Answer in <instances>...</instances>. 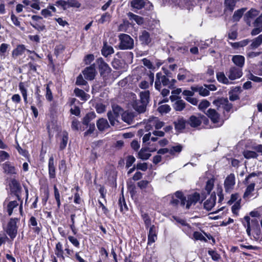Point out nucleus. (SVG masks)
Returning a JSON list of instances; mask_svg holds the SVG:
<instances>
[{
    "label": "nucleus",
    "mask_w": 262,
    "mask_h": 262,
    "mask_svg": "<svg viewBox=\"0 0 262 262\" xmlns=\"http://www.w3.org/2000/svg\"><path fill=\"white\" fill-rule=\"evenodd\" d=\"M29 223L30 224V225L34 227V228H33V230L35 233L38 234L40 232L41 229V225H40L39 226H37V222L35 217L31 216L29 221Z\"/></svg>",
    "instance_id": "obj_28"
},
{
    "label": "nucleus",
    "mask_w": 262,
    "mask_h": 262,
    "mask_svg": "<svg viewBox=\"0 0 262 262\" xmlns=\"http://www.w3.org/2000/svg\"><path fill=\"white\" fill-rule=\"evenodd\" d=\"M216 195L214 192L212 193L210 196L204 203V207L208 211L210 210L215 204Z\"/></svg>",
    "instance_id": "obj_17"
},
{
    "label": "nucleus",
    "mask_w": 262,
    "mask_h": 262,
    "mask_svg": "<svg viewBox=\"0 0 262 262\" xmlns=\"http://www.w3.org/2000/svg\"><path fill=\"white\" fill-rule=\"evenodd\" d=\"M96 125L98 129L101 132L104 130L110 127L107 120L104 118H100L98 120Z\"/></svg>",
    "instance_id": "obj_22"
},
{
    "label": "nucleus",
    "mask_w": 262,
    "mask_h": 262,
    "mask_svg": "<svg viewBox=\"0 0 262 262\" xmlns=\"http://www.w3.org/2000/svg\"><path fill=\"white\" fill-rule=\"evenodd\" d=\"M97 63L101 75L105 76L110 73L111 68L102 58L98 59Z\"/></svg>",
    "instance_id": "obj_10"
},
{
    "label": "nucleus",
    "mask_w": 262,
    "mask_h": 262,
    "mask_svg": "<svg viewBox=\"0 0 262 262\" xmlns=\"http://www.w3.org/2000/svg\"><path fill=\"white\" fill-rule=\"evenodd\" d=\"M139 39L142 45H148L151 41L149 32L145 30L141 32V34L139 36Z\"/></svg>",
    "instance_id": "obj_18"
},
{
    "label": "nucleus",
    "mask_w": 262,
    "mask_h": 262,
    "mask_svg": "<svg viewBox=\"0 0 262 262\" xmlns=\"http://www.w3.org/2000/svg\"><path fill=\"white\" fill-rule=\"evenodd\" d=\"M74 93L77 97L81 98L82 100H86L85 97L86 96V94L83 90L76 88L74 90Z\"/></svg>",
    "instance_id": "obj_53"
},
{
    "label": "nucleus",
    "mask_w": 262,
    "mask_h": 262,
    "mask_svg": "<svg viewBox=\"0 0 262 262\" xmlns=\"http://www.w3.org/2000/svg\"><path fill=\"white\" fill-rule=\"evenodd\" d=\"M142 218L144 222L146 228H150L151 225V219L149 215L145 213L142 214Z\"/></svg>",
    "instance_id": "obj_50"
},
{
    "label": "nucleus",
    "mask_w": 262,
    "mask_h": 262,
    "mask_svg": "<svg viewBox=\"0 0 262 262\" xmlns=\"http://www.w3.org/2000/svg\"><path fill=\"white\" fill-rule=\"evenodd\" d=\"M200 196L198 193H194L187 196L186 201V208L189 209L192 205H194L200 200Z\"/></svg>",
    "instance_id": "obj_9"
},
{
    "label": "nucleus",
    "mask_w": 262,
    "mask_h": 262,
    "mask_svg": "<svg viewBox=\"0 0 262 262\" xmlns=\"http://www.w3.org/2000/svg\"><path fill=\"white\" fill-rule=\"evenodd\" d=\"M3 168L5 171L8 173L14 174L16 173L14 167L9 163L4 164Z\"/></svg>",
    "instance_id": "obj_43"
},
{
    "label": "nucleus",
    "mask_w": 262,
    "mask_h": 262,
    "mask_svg": "<svg viewBox=\"0 0 262 262\" xmlns=\"http://www.w3.org/2000/svg\"><path fill=\"white\" fill-rule=\"evenodd\" d=\"M213 104H214L218 109L222 108L227 112H230L232 108V104L229 103V101L227 98H222L217 100H215L213 101Z\"/></svg>",
    "instance_id": "obj_5"
},
{
    "label": "nucleus",
    "mask_w": 262,
    "mask_h": 262,
    "mask_svg": "<svg viewBox=\"0 0 262 262\" xmlns=\"http://www.w3.org/2000/svg\"><path fill=\"white\" fill-rule=\"evenodd\" d=\"M206 114L212 122L216 124L215 125V127H220L223 125V121H221L220 115L214 109L209 108Z\"/></svg>",
    "instance_id": "obj_7"
},
{
    "label": "nucleus",
    "mask_w": 262,
    "mask_h": 262,
    "mask_svg": "<svg viewBox=\"0 0 262 262\" xmlns=\"http://www.w3.org/2000/svg\"><path fill=\"white\" fill-rule=\"evenodd\" d=\"M121 116L122 119L124 122L127 123L128 124L132 123L134 119V116L132 113L127 112H124L122 114Z\"/></svg>",
    "instance_id": "obj_29"
},
{
    "label": "nucleus",
    "mask_w": 262,
    "mask_h": 262,
    "mask_svg": "<svg viewBox=\"0 0 262 262\" xmlns=\"http://www.w3.org/2000/svg\"><path fill=\"white\" fill-rule=\"evenodd\" d=\"M11 189L13 192L17 193L20 190V186L18 182L15 179L11 181L10 184Z\"/></svg>",
    "instance_id": "obj_40"
},
{
    "label": "nucleus",
    "mask_w": 262,
    "mask_h": 262,
    "mask_svg": "<svg viewBox=\"0 0 262 262\" xmlns=\"http://www.w3.org/2000/svg\"><path fill=\"white\" fill-rule=\"evenodd\" d=\"M157 229L155 225H152L149 229L148 234V244L154 243L157 238Z\"/></svg>",
    "instance_id": "obj_16"
},
{
    "label": "nucleus",
    "mask_w": 262,
    "mask_h": 262,
    "mask_svg": "<svg viewBox=\"0 0 262 262\" xmlns=\"http://www.w3.org/2000/svg\"><path fill=\"white\" fill-rule=\"evenodd\" d=\"M236 4L235 0H225V9L224 11H229L232 12L234 9Z\"/></svg>",
    "instance_id": "obj_27"
},
{
    "label": "nucleus",
    "mask_w": 262,
    "mask_h": 262,
    "mask_svg": "<svg viewBox=\"0 0 262 262\" xmlns=\"http://www.w3.org/2000/svg\"><path fill=\"white\" fill-rule=\"evenodd\" d=\"M216 78L220 82L224 84H228L230 83L228 78L225 76L224 72H217L216 73Z\"/></svg>",
    "instance_id": "obj_34"
},
{
    "label": "nucleus",
    "mask_w": 262,
    "mask_h": 262,
    "mask_svg": "<svg viewBox=\"0 0 262 262\" xmlns=\"http://www.w3.org/2000/svg\"><path fill=\"white\" fill-rule=\"evenodd\" d=\"M254 187L255 183L253 182L247 186L243 195L244 199H246L249 198L251 193L254 190Z\"/></svg>",
    "instance_id": "obj_36"
},
{
    "label": "nucleus",
    "mask_w": 262,
    "mask_h": 262,
    "mask_svg": "<svg viewBox=\"0 0 262 262\" xmlns=\"http://www.w3.org/2000/svg\"><path fill=\"white\" fill-rule=\"evenodd\" d=\"M9 45L7 43H3L0 46V56L1 57H3V58L5 57V53L7 50V49Z\"/></svg>",
    "instance_id": "obj_59"
},
{
    "label": "nucleus",
    "mask_w": 262,
    "mask_h": 262,
    "mask_svg": "<svg viewBox=\"0 0 262 262\" xmlns=\"http://www.w3.org/2000/svg\"><path fill=\"white\" fill-rule=\"evenodd\" d=\"M193 91L198 92L199 94L202 96H207L209 95V91L205 87L203 86H192L191 88Z\"/></svg>",
    "instance_id": "obj_26"
},
{
    "label": "nucleus",
    "mask_w": 262,
    "mask_h": 262,
    "mask_svg": "<svg viewBox=\"0 0 262 262\" xmlns=\"http://www.w3.org/2000/svg\"><path fill=\"white\" fill-rule=\"evenodd\" d=\"M160 77L162 84L164 86H167L168 87L170 83V80L169 78H170V77H167L166 75H163V74L161 73Z\"/></svg>",
    "instance_id": "obj_61"
},
{
    "label": "nucleus",
    "mask_w": 262,
    "mask_h": 262,
    "mask_svg": "<svg viewBox=\"0 0 262 262\" xmlns=\"http://www.w3.org/2000/svg\"><path fill=\"white\" fill-rule=\"evenodd\" d=\"M112 65L113 67L116 69L119 70L122 68V62L120 60L114 58L112 62Z\"/></svg>",
    "instance_id": "obj_56"
},
{
    "label": "nucleus",
    "mask_w": 262,
    "mask_h": 262,
    "mask_svg": "<svg viewBox=\"0 0 262 262\" xmlns=\"http://www.w3.org/2000/svg\"><path fill=\"white\" fill-rule=\"evenodd\" d=\"M102 54L105 56L107 57L108 55H111L114 53L113 48L107 45L106 42L104 43L103 48L101 50Z\"/></svg>",
    "instance_id": "obj_25"
},
{
    "label": "nucleus",
    "mask_w": 262,
    "mask_h": 262,
    "mask_svg": "<svg viewBox=\"0 0 262 262\" xmlns=\"http://www.w3.org/2000/svg\"><path fill=\"white\" fill-rule=\"evenodd\" d=\"M68 7L79 8L81 6V4L77 0H68Z\"/></svg>",
    "instance_id": "obj_55"
},
{
    "label": "nucleus",
    "mask_w": 262,
    "mask_h": 262,
    "mask_svg": "<svg viewBox=\"0 0 262 262\" xmlns=\"http://www.w3.org/2000/svg\"><path fill=\"white\" fill-rule=\"evenodd\" d=\"M244 157L247 159L256 158L258 155L254 151L245 150L243 152Z\"/></svg>",
    "instance_id": "obj_46"
},
{
    "label": "nucleus",
    "mask_w": 262,
    "mask_h": 262,
    "mask_svg": "<svg viewBox=\"0 0 262 262\" xmlns=\"http://www.w3.org/2000/svg\"><path fill=\"white\" fill-rule=\"evenodd\" d=\"M161 72L158 73L156 74V81L155 86L156 90L160 91L161 88Z\"/></svg>",
    "instance_id": "obj_52"
},
{
    "label": "nucleus",
    "mask_w": 262,
    "mask_h": 262,
    "mask_svg": "<svg viewBox=\"0 0 262 262\" xmlns=\"http://www.w3.org/2000/svg\"><path fill=\"white\" fill-rule=\"evenodd\" d=\"M253 237L256 241H262V232L258 225L254 229Z\"/></svg>",
    "instance_id": "obj_44"
},
{
    "label": "nucleus",
    "mask_w": 262,
    "mask_h": 262,
    "mask_svg": "<svg viewBox=\"0 0 262 262\" xmlns=\"http://www.w3.org/2000/svg\"><path fill=\"white\" fill-rule=\"evenodd\" d=\"M68 140V134L66 132H63L62 134L61 141L60 144V149L63 150L67 146Z\"/></svg>",
    "instance_id": "obj_38"
},
{
    "label": "nucleus",
    "mask_w": 262,
    "mask_h": 262,
    "mask_svg": "<svg viewBox=\"0 0 262 262\" xmlns=\"http://www.w3.org/2000/svg\"><path fill=\"white\" fill-rule=\"evenodd\" d=\"M156 149L149 150L148 148H142L138 152V157L144 160H147L151 156V154L147 151L153 152L156 151Z\"/></svg>",
    "instance_id": "obj_21"
},
{
    "label": "nucleus",
    "mask_w": 262,
    "mask_h": 262,
    "mask_svg": "<svg viewBox=\"0 0 262 262\" xmlns=\"http://www.w3.org/2000/svg\"><path fill=\"white\" fill-rule=\"evenodd\" d=\"M235 185V176L234 174L231 173L225 179L224 187L226 191H229L233 189Z\"/></svg>",
    "instance_id": "obj_11"
},
{
    "label": "nucleus",
    "mask_w": 262,
    "mask_h": 262,
    "mask_svg": "<svg viewBox=\"0 0 262 262\" xmlns=\"http://www.w3.org/2000/svg\"><path fill=\"white\" fill-rule=\"evenodd\" d=\"M118 205L120 207V210L121 212L124 213L128 210V208L125 202L123 196H122V199L120 198L119 200Z\"/></svg>",
    "instance_id": "obj_49"
},
{
    "label": "nucleus",
    "mask_w": 262,
    "mask_h": 262,
    "mask_svg": "<svg viewBox=\"0 0 262 262\" xmlns=\"http://www.w3.org/2000/svg\"><path fill=\"white\" fill-rule=\"evenodd\" d=\"M146 3L151 5L147 0H132L130 5L134 8L139 10L143 8Z\"/></svg>",
    "instance_id": "obj_20"
},
{
    "label": "nucleus",
    "mask_w": 262,
    "mask_h": 262,
    "mask_svg": "<svg viewBox=\"0 0 262 262\" xmlns=\"http://www.w3.org/2000/svg\"><path fill=\"white\" fill-rule=\"evenodd\" d=\"M206 120L207 119L205 116L198 114L191 116L187 122L192 127H196L201 124L202 121Z\"/></svg>",
    "instance_id": "obj_4"
},
{
    "label": "nucleus",
    "mask_w": 262,
    "mask_h": 262,
    "mask_svg": "<svg viewBox=\"0 0 262 262\" xmlns=\"http://www.w3.org/2000/svg\"><path fill=\"white\" fill-rule=\"evenodd\" d=\"M249 41L248 39H245L237 42H234L232 44V46L235 48L238 47H243L247 45Z\"/></svg>",
    "instance_id": "obj_54"
},
{
    "label": "nucleus",
    "mask_w": 262,
    "mask_h": 262,
    "mask_svg": "<svg viewBox=\"0 0 262 262\" xmlns=\"http://www.w3.org/2000/svg\"><path fill=\"white\" fill-rule=\"evenodd\" d=\"M150 92L149 91H144L140 93V100L141 103L147 105L149 102Z\"/></svg>",
    "instance_id": "obj_24"
},
{
    "label": "nucleus",
    "mask_w": 262,
    "mask_h": 262,
    "mask_svg": "<svg viewBox=\"0 0 262 262\" xmlns=\"http://www.w3.org/2000/svg\"><path fill=\"white\" fill-rule=\"evenodd\" d=\"M18 87L22 96H27V90L25 85V83L23 82H19Z\"/></svg>",
    "instance_id": "obj_64"
},
{
    "label": "nucleus",
    "mask_w": 262,
    "mask_h": 262,
    "mask_svg": "<svg viewBox=\"0 0 262 262\" xmlns=\"http://www.w3.org/2000/svg\"><path fill=\"white\" fill-rule=\"evenodd\" d=\"M183 148V146L181 144H178L176 146H172L169 148V154L172 156H174L176 154L180 153Z\"/></svg>",
    "instance_id": "obj_45"
},
{
    "label": "nucleus",
    "mask_w": 262,
    "mask_h": 262,
    "mask_svg": "<svg viewBox=\"0 0 262 262\" xmlns=\"http://www.w3.org/2000/svg\"><path fill=\"white\" fill-rule=\"evenodd\" d=\"M40 91L39 88V86H37L36 88V91H35V94L36 95V100H37L36 105L39 107H41L42 105V100H41L42 96L40 94Z\"/></svg>",
    "instance_id": "obj_48"
},
{
    "label": "nucleus",
    "mask_w": 262,
    "mask_h": 262,
    "mask_svg": "<svg viewBox=\"0 0 262 262\" xmlns=\"http://www.w3.org/2000/svg\"><path fill=\"white\" fill-rule=\"evenodd\" d=\"M148 122L150 123V125L152 124L155 125V128L157 129L161 128L164 124V122L160 121L157 117L150 118L148 119Z\"/></svg>",
    "instance_id": "obj_30"
},
{
    "label": "nucleus",
    "mask_w": 262,
    "mask_h": 262,
    "mask_svg": "<svg viewBox=\"0 0 262 262\" xmlns=\"http://www.w3.org/2000/svg\"><path fill=\"white\" fill-rule=\"evenodd\" d=\"M226 74L229 79L234 80L241 77L243 72L240 68L232 66L226 72Z\"/></svg>",
    "instance_id": "obj_3"
},
{
    "label": "nucleus",
    "mask_w": 262,
    "mask_h": 262,
    "mask_svg": "<svg viewBox=\"0 0 262 262\" xmlns=\"http://www.w3.org/2000/svg\"><path fill=\"white\" fill-rule=\"evenodd\" d=\"M262 43V40L261 39V37L259 35L256 38H254L252 40V42L249 46L250 49H255L257 48L258 47L260 46Z\"/></svg>",
    "instance_id": "obj_39"
},
{
    "label": "nucleus",
    "mask_w": 262,
    "mask_h": 262,
    "mask_svg": "<svg viewBox=\"0 0 262 262\" xmlns=\"http://www.w3.org/2000/svg\"><path fill=\"white\" fill-rule=\"evenodd\" d=\"M254 28L251 31L252 35H256L262 31V15L257 17L254 21Z\"/></svg>",
    "instance_id": "obj_14"
},
{
    "label": "nucleus",
    "mask_w": 262,
    "mask_h": 262,
    "mask_svg": "<svg viewBox=\"0 0 262 262\" xmlns=\"http://www.w3.org/2000/svg\"><path fill=\"white\" fill-rule=\"evenodd\" d=\"M147 105L141 103L139 100L136 101L133 104V108L139 113H143L146 111Z\"/></svg>",
    "instance_id": "obj_23"
},
{
    "label": "nucleus",
    "mask_w": 262,
    "mask_h": 262,
    "mask_svg": "<svg viewBox=\"0 0 262 262\" xmlns=\"http://www.w3.org/2000/svg\"><path fill=\"white\" fill-rule=\"evenodd\" d=\"M120 43L119 48L121 50H130L134 48V39L126 34H121L119 36Z\"/></svg>",
    "instance_id": "obj_1"
},
{
    "label": "nucleus",
    "mask_w": 262,
    "mask_h": 262,
    "mask_svg": "<svg viewBox=\"0 0 262 262\" xmlns=\"http://www.w3.org/2000/svg\"><path fill=\"white\" fill-rule=\"evenodd\" d=\"M128 16L130 19L134 20L139 25L143 24L144 23V19L142 17L134 14L132 12L128 13Z\"/></svg>",
    "instance_id": "obj_37"
},
{
    "label": "nucleus",
    "mask_w": 262,
    "mask_h": 262,
    "mask_svg": "<svg viewBox=\"0 0 262 262\" xmlns=\"http://www.w3.org/2000/svg\"><path fill=\"white\" fill-rule=\"evenodd\" d=\"M246 9L242 8L235 11L232 16L234 21H238L243 16Z\"/></svg>",
    "instance_id": "obj_42"
},
{
    "label": "nucleus",
    "mask_w": 262,
    "mask_h": 262,
    "mask_svg": "<svg viewBox=\"0 0 262 262\" xmlns=\"http://www.w3.org/2000/svg\"><path fill=\"white\" fill-rule=\"evenodd\" d=\"M111 15L108 12L103 14L98 20V23L103 24L111 20Z\"/></svg>",
    "instance_id": "obj_47"
},
{
    "label": "nucleus",
    "mask_w": 262,
    "mask_h": 262,
    "mask_svg": "<svg viewBox=\"0 0 262 262\" xmlns=\"http://www.w3.org/2000/svg\"><path fill=\"white\" fill-rule=\"evenodd\" d=\"M86 79L92 80L94 79L96 75V70L93 65L86 68L82 72Z\"/></svg>",
    "instance_id": "obj_12"
},
{
    "label": "nucleus",
    "mask_w": 262,
    "mask_h": 262,
    "mask_svg": "<svg viewBox=\"0 0 262 262\" xmlns=\"http://www.w3.org/2000/svg\"><path fill=\"white\" fill-rule=\"evenodd\" d=\"M231 60L234 64L236 66V67L240 68L242 69L244 66L245 60L243 56L240 55H233Z\"/></svg>",
    "instance_id": "obj_19"
},
{
    "label": "nucleus",
    "mask_w": 262,
    "mask_h": 262,
    "mask_svg": "<svg viewBox=\"0 0 262 262\" xmlns=\"http://www.w3.org/2000/svg\"><path fill=\"white\" fill-rule=\"evenodd\" d=\"M108 119L111 124L112 126H114L116 124V123L118 122L117 119L118 118V116L115 115L113 113L112 111H109L107 114Z\"/></svg>",
    "instance_id": "obj_41"
},
{
    "label": "nucleus",
    "mask_w": 262,
    "mask_h": 262,
    "mask_svg": "<svg viewBox=\"0 0 262 262\" xmlns=\"http://www.w3.org/2000/svg\"><path fill=\"white\" fill-rule=\"evenodd\" d=\"M193 237L195 240H200L201 241H207L206 238L200 232L195 231L193 234Z\"/></svg>",
    "instance_id": "obj_62"
},
{
    "label": "nucleus",
    "mask_w": 262,
    "mask_h": 262,
    "mask_svg": "<svg viewBox=\"0 0 262 262\" xmlns=\"http://www.w3.org/2000/svg\"><path fill=\"white\" fill-rule=\"evenodd\" d=\"M112 112L113 114H114L116 116L117 115L118 117H119L120 115H122V114L124 112L123 109L119 105L116 104H114L112 105Z\"/></svg>",
    "instance_id": "obj_51"
},
{
    "label": "nucleus",
    "mask_w": 262,
    "mask_h": 262,
    "mask_svg": "<svg viewBox=\"0 0 262 262\" xmlns=\"http://www.w3.org/2000/svg\"><path fill=\"white\" fill-rule=\"evenodd\" d=\"M26 50L25 46L23 45H19L17 46L12 52L13 56H18L21 55Z\"/></svg>",
    "instance_id": "obj_35"
},
{
    "label": "nucleus",
    "mask_w": 262,
    "mask_h": 262,
    "mask_svg": "<svg viewBox=\"0 0 262 262\" xmlns=\"http://www.w3.org/2000/svg\"><path fill=\"white\" fill-rule=\"evenodd\" d=\"M171 101L174 102L173 107L176 111H182L186 107L185 101L178 96L172 95L170 97Z\"/></svg>",
    "instance_id": "obj_8"
},
{
    "label": "nucleus",
    "mask_w": 262,
    "mask_h": 262,
    "mask_svg": "<svg viewBox=\"0 0 262 262\" xmlns=\"http://www.w3.org/2000/svg\"><path fill=\"white\" fill-rule=\"evenodd\" d=\"M170 109L171 108L169 105L167 104H164L158 107V110L160 113L163 114L168 113L170 111Z\"/></svg>",
    "instance_id": "obj_57"
},
{
    "label": "nucleus",
    "mask_w": 262,
    "mask_h": 262,
    "mask_svg": "<svg viewBox=\"0 0 262 262\" xmlns=\"http://www.w3.org/2000/svg\"><path fill=\"white\" fill-rule=\"evenodd\" d=\"M169 203L174 207L177 206L179 204L181 206H184L186 204V197L181 191H177L170 196Z\"/></svg>",
    "instance_id": "obj_2"
},
{
    "label": "nucleus",
    "mask_w": 262,
    "mask_h": 262,
    "mask_svg": "<svg viewBox=\"0 0 262 262\" xmlns=\"http://www.w3.org/2000/svg\"><path fill=\"white\" fill-rule=\"evenodd\" d=\"M18 203L16 201H9L7 203V200H5L4 203V208L6 209L7 212L9 216L11 215L13 210L17 207Z\"/></svg>",
    "instance_id": "obj_15"
},
{
    "label": "nucleus",
    "mask_w": 262,
    "mask_h": 262,
    "mask_svg": "<svg viewBox=\"0 0 262 262\" xmlns=\"http://www.w3.org/2000/svg\"><path fill=\"white\" fill-rule=\"evenodd\" d=\"M186 121L183 118H178L174 121V127L177 130H182L185 128Z\"/></svg>",
    "instance_id": "obj_31"
},
{
    "label": "nucleus",
    "mask_w": 262,
    "mask_h": 262,
    "mask_svg": "<svg viewBox=\"0 0 262 262\" xmlns=\"http://www.w3.org/2000/svg\"><path fill=\"white\" fill-rule=\"evenodd\" d=\"M213 186L214 181L213 180L210 179L207 181L205 187V190H206L208 194L210 193L211 191L213 188Z\"/></svg>",
    "instance_id": "obj_58"
},
{
    "label": "nucleus",
    "mask_w": 262,
    "mask_h": 262,
    "mask_svg": "<svg viewBox=\"0 0 262 262\" xmlns=\"http://www.w3.org/2000/svg\"><path fill=\"white\" fill-rule=\"evenodd\" d=\"M49 177L50 179H54L56 177V168L54 164V159L51 156L48 161Z\"/></svg>",
    "instance_id": "obj_13"
},
{
    "label": "nucleus",
    "mask_w": 262,
    "mask_h": 262,
    "mask_svg": "<svg viewBox=\"0 0 262 262\" xmlns=\"http://www.w3.org/2000/svg\"><path fill=\"white\" fill-rule=\"evenodd\" d=\"M96 117L95 113L93 112L88 113L82 119V123L85 125H88L90 121Z\"/></svg>",
    "instance_id": "obj_33"
},
{
    "label": "nucleus",
    "mask_w": 262,
    "mask_h": 262,
    "mask_svg": "<svg viewBox=\"0 0 262 262\" xmlns=\"http://www.w3.org/2000/svg\"><path fill=\"white\" fill-rule=\"evenodd\" d=\"M55 254L58 257H60L63 260H64L65 257L63 256V251L62 249V245L60 242H58L56 245V248H55Z\"/></svg>",
    "instance_id": "obj_32"
},
{
    "label": "nucleus",
    "mask_w": 262,
    "mask_h": 262,
    "mask_svg": "<svg viewBox=\"0 0 262 262\" xmlns=\"http://www.w3.org/2000/svg\"><path fill=\"white\" fill-rule=\"evenodd\" d=\"M180 71H181V74L179 73L178 75L177 78L179 80H184L187 76V74L189 73L185 69H180Z\"/></svg>",
    "instance_id": "obj_60"
},
{
    "label": "nucleus",
    "mask_w": 262,
    "mask_h": 262,
    "mask_svg": "<svg viewBox=\"0 0 262 262\" xmlns=\"http://www.w3.org/2000/svg\"><path fill=\"white\" fill-rule=\"evenodd\" d=\"M17 220L16 218H12L7 225L6 232L12 239L14 238L17 234L16 222Z\"/></svg>",
    "instance_id": "obj_6"
},
{
    "label": "nucleus",
    "mask_w": 262,
    "mask_h": 262,
    "mask_svg": "<svg viewBox=\"0 0 262 262\" xmlns=\"http://www.w3.org/2000/svg\"><path fill=\"white\" fill-rule=\"evenodd\" d=\"M258 14V12L255 9H251L248 12H247L246 15L247 17L252 18Z\"/></svg>",
    "instance_id": "obj_63"
}]
</instances>
